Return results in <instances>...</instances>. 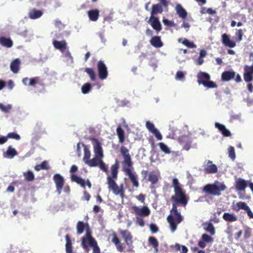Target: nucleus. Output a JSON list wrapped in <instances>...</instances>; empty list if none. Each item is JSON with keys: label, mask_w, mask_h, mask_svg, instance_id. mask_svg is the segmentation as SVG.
I'll return each instance as SVG.
<instances>
[{"label": "nucleus", "mask_w": 253, "mask_h": 253, "mask_svg": "<svg viewBox=\"0 0 253 253\" xmlns=\"http://www.w3.org/2000/svg\"><path fill=\"white\" fill-rule=\"evenodd\" d=\"M204 167V171L205 173H215L217 172L218 169L217 166L213 164L212 162L210 160L206 161Z\"/></svg>", "instance_id": "obj_12"}, {"label": "nucleus", "mask_w": 253, "mask_h": 253, "mask_svg": "<svg viewBox=\"0 0 253 253\" xmlns=\"http://www.w3.org/2000/svg\"><path fill=\"white\" fill-rule=\"evenodd\" d=\"M236 36L238 37V42H240L242 40V37L243 36V33L242 29H239L236 32Z\"/></svg>", "instance_id": "obj_61"}, {"label": "nucleus", "mask_w": 253, "mask_h": 253, "mask_svg": "<svg viewBox=\"0 0 253 253\" xmlns=\"http://www.w3.org/2000/svg\"><path fill=\"white\" fill-rule=\"evenodd\" d=\"M158 145L159 146L161 151L164 152L165 154H169L170 153L169 148L165 143L163 142H160L158 143Z\"/></svg>", "instance_id": "obj_48"}, {"label": "nucleus", "mask_w": 253, "mask_h": 253, "mask_svg": "<svg viewBox=\"0 0 253 253\" xmlns=\"http://www.w3.org/2000/svg\"><path fill=\"white\" fill-rule=\"evenodd\" d=\"M136 223L141 227H143L145 225L142 217L136 216Z\"/></svg>", "instance_id": "obj_60"}, {"label": "nucleus", "mask_w": 253, "mask_h": 253, "mask_svg": "<svg viewBox=\"0 0 253 253\" xmlns=\"http://www.w3.org/2000/svg\"><path fill=\"white\" fill-rule=\"evenodd\" d=\"M163 11L162 6L160 4H155L152 6L151 16H155V15L161 14Z\"/></svg>", "instance_id": "obj_31"}, {"label": "nucleus", "mask_w": 253, "mask_h": 253, "mask_svg": "<svg viewBox=\"0 0 253 253\" xmlns=\"http://www.w3.org/2000/svg\"><path fill=\"white\" fill-rule=\"evenodd\" d=\"M119 169V164L118 161H116L115 163L111 167V175L107 177V181L111 178L112 180H117L118 178V170Z\"/></svg>", "instance_id": "obj_16"}, {"label": "nucleus", "mask_w": 253, "mask_h": 253, "mask_svg": "<svg viewBox=\"0 0 253 253\" xmlns=\"http://www.w3.org/2000/svg\"><path fill=\"white\" fill-rule=\"evenodd\" d=\"M0 44L3 46L9 48L13 45V42L9 38H7L4 37H0Z\"/></svg>", "instance_id": "obj_33"}, {"label": "nucleus", "mask_w": 253, "mask_h": 253, "mask_svg": "<svg viewBox=\"0 0 253 253\" xmlns=\"http://www.w3.org/2000/svg\"><path fill=\"white\" fill-rule=\"evenodd\" d=\"M228 153L229 157L232 161H234L236 158V154L234 148L232 146H230L228 149Z\"/></svg>", "instance_id": "obj_51"}, {"label": "nucleus", "mask_w": 253, "mask_h": 253, "mask_svg": "<svg viewBox=\"0 0 253 253\" xmlns=\"http://www.w3.org/2000/svg\"><path fill=\"white\" fill-rule=\"evenodd\" d=\"M85 72H86L87 75L89 76L90 80L91 81H94L96 80V75L94 70L91 68H86L84 70Z\"/></svg>", "instance_id": "obj_43"}, {"label": "nucleus", "mask_w": 253, "mask_h": 253, "mask_svg": "<svg viewBox=\"0 0 253 253\" xmlns=\"http://www.w3.org/2000/svg\"><path fill=\"white\" fill-rule=\"evenodd\" d=\"M171 248H174L176 251H179L181 253H187L188 249L184 246L180 245L178 243H176L174 246H171Z\"/></svg>", "instance_id": "obj_39"}, {"label": "nucleus", "mask_w": 253, "mask_h": 253, "mask_svg": "<svg viewBox=\"0 0 253 253\" xmlns=\"http://www.w3.org/2000/svg\"><path fill=\"white\" fill-rule=\"evenodd\" d=\"M53 180L56 185L57 192L60 194L64 184V178L60 174L57 173L53 176Z\"/></svg>", "instance_id": "obj_13"}, {"label": "nucleus", "mask_w": 253, "mask_h": 253, "mask_svg": "<svg viewBox=\"0 0 253 253\" xmlns=\"http://www.w3.org/2000/svg\"><path fill=\"white\" fill-rule=\"evenodd\" d=\"M226 185L218 181H216L213 184H206L202 189V192L207 195L214 196H219L221 195V192L226 189Z\"/></svg>", "instance_id": "obj_2"}, {"label": "nucleus", "mask_w": 253, "mask_h": 253, "mask_svg": "<svg viewBox=\"0 0 253 253\" xmlns=\"http://www.w3.org/2000/svg\"><path fill=\"white\" fill-rule=\"evenodd\" d=\"M7 136L8 138H12L17 140H20L21 138L18 134L14 132L8 133Z\"/></svg>", "instance_id": "obj_56"}, {"label": "nucleus", "mask_w": 253, "mask_h": 253, "mask_svg": "<svg viewBox=\"0 0 253 253\" xmlns=\"http://www.w3.org/2000/svg\"><path fill=\"white\" fill-rule=\"evenodd\" d=\"M147 22L150 24L152 28L157 32L162 30V25L158 17L151 16Z\"/></svg>", "instance_id": "obj_11"}, {"label": "nucleus", "mask_w": 253, "mask_h": 253, "mask_svg": "<svg viewBox=\"0 0 253 253\" xmlns=\"http://www.w3.org/2000/svg\"><path fill=\"white\" fill-rule=\"evenodd\" d=\"M43 14L42 11L36 8L31 9L29 12V17L32 19H36L41 17Z\"/></svg>", "instance_id": "obj_30"}, {"label": "nucleus", "mask_w": 253, "mask_h": 253, "mask_svg": "<svg viewBox=\"0 0 253 253\" xmlns=\"http://www.w3.org/2000/svg\"><path fill=\"white\" fill-rule=\"evenodd\" d=\"M119 232L124 239L126 245L129 248H131L133 244V236L131 233L127 230H120Z\"/></svg>", "instance_id": "obj_9"}, {"label": "nucleus", "mask_w": 253, "mask_h": 253, "mask_svg": "<svg viewBox=\"0 0 253 253\" xmlns=\"http://www.w3.org/2000/svg\"><path fill=\"white\" fill-rule=\"evenodd\" d=\"M111 241L115 244L117 250L120 252H124L123 244L121 242L116 233L114 232L112 235Z\"/></svg>", "instance_id": "obj_19"}, {"label": "nucleus", "mask_w": 253, "mask_h": 253, "mask_svg": "<svg viewBox=\"0 0 253 253\" xmlns=\"http://www.w3.org/2000/svg\"><path fill=\"white\" fill-rule=\"evenodd\" d=\"M99 168L104 171L106 173H107L108 171V169L107 166L105 165V164L102 161V159L100 161V162L98 165Z\"/></svg>", "instance_id": "obj_57"}, {"label": "nucleus", "mask_w": 253, "mask_h": 253, "mask_svg": "<svg viewBox=\"0 0 253 253\" xmlns=\"http://www.w3.org/2000/svg\"><path fill=\"white\" fill-rule=\"evenodd\" d=\"M90 140L92 141V143L93 146L95 155L99 156V157L103 158V150L101 143L98 139L95 138H92L90 139Z\"/></svg>", "instance_id": "obj_10"}, {"label": "nucleus", "mask_w": 253, "mask_h": 253, "mask_svg": "<svg viewBox=\"0 0 253 253\" xmlns=\"http://www.w3.org/2000/svg\"><path fill=\"white\" fill-rule=\"evenodd\" d=\"M116 131L119 142L122 143H123L125 141V131L124 129L121 126H118L117 128Z\"/></svg>", "instance_id": "obj_38"}, {"label": "nucleus", "mask_w": 253, "mask_h": 253, "mask_svg": "<svg viewBox=\"0 0 253 253\" xmlns=\"http://www.w3.org/2000/svg\"><path fill=\"white\" fill-rule=\"evenodd\" d=\"M178 140L184 150L188 151L191 148L192 141L189 136L182 135L179 137Z\"/></svg>", "instance_id": "obj_14"}, {"label": "nucleus", "mask_w": 253, "mask_h": 253, "mask_svg": "<svg viewBox=\"0 0 253 253\" xmlns=\"http://www.w3.org/2000/svg\"><path fill=\"white\" fill-rule=\"evenodd\" d=\"M172 184L174 194L170 198V201L172 202L170 212L174 214V217L172 215H169L167 217V220L170 225L171 231L174 232L177 228V225L183 219L178 211L177 206L181 205L184 207L186 206L188 203V198L183 190L181 184L176 178H173Z\"/></svg>", "instance_id": "obj_1"}, {"label": "nucleus", "mask_w": 253, "mask_h": 253, "mask_svg": "<svg viewBox=\"0 0 253 253\" xmlns=\"http://www.w3.org/2000/svg\"><path fill=\"white\" fill-rule=\"evenodd\" d=\"M12 109V105L8 104L7 105H4L2 103H0V109L4 113H8Z\"/></svg>", "instance_id": "obj_53"}, {"label": "nucleus", "mask_w": 253, "mask_h": 253, "mask_svg": "<svg viewBox=\"0 0 253 253\" xmlns=\"http://www.w3.org/2000/svg\"><path fill=\"white\" fill-rule=\"evenodd\" d=\"M243 78L244 81L249 84H247V88L251 93L253 92V85L250 83L253 81V65H245L244 67Z\"/></svg>", "instance_id": "obj_5"}, {"label": "nucleus", "mask_w": 253, "mask_h": 253, "mask_svg": "<svg viewBox=\"0 0 253 253\" xmlns=\"http://www.w3.org/2000/svg\"><path fill=\"white\" fill-rule=\"evenodd\" d=\"M150 229L152 233H156L158 231V227L155 224L150 225Z\"/></svg>", "instance_id": "obj_62"}, {"label": "nucleus", "mask_w": 253, "mask_h": 253, "mask_svg": "<svg viewBox=\"0 0 253 253\" xmlns=\"http://www.w3.org/2000/svg\"><path fill=\"white\" fill-rule=\"evenodd\" d=\"M146 127L150 132L155 136L158 140H161L162 139V135L159 131L155 128L154 125L152 123L147 121L146 122Z\"/></svg>", "instance_id": "obj_15"}, {"label": "nucleus", "mask_w": 253, "mask_h": 253, "mask_svg": "<svg viewBox=\"0 0 253 253\" xmlns=\"http://www.w3.org/2000/svg\"><path fill=\"white\" fill-rule=\"evenodd\" d=\"M18 155V152L15 149L11 146H8L6 151L3 153V157L8 159H12Z\"/></svg>", "instance_id": "obj_27"}, {"label": "nucleus", "mask_w": 253, "mask_h": 253, "mask_svg": "<svg viewBox=\"0 0 253 253\" xmlns=\"http://www.w3.org/2000/svg\"><path fill=\"white\" fill-rule=\"evenodd\" d=\"M148 241L149 244L157 251L159 246V242L157 239L154 237H150L148 239Z\"/></svg>", "instance_id": "obj_46"}, {"label": "nucleus", "mask_w": 253, "mask_h": 253, "mask_svg": "<svg viewBox=\"0 0 253 253\" xmlns=\"http://www.w3.org/2000/svg\"><path fill=\"white\" fill-rule=\"evenodd\" d=\"M97 68L99 78L101 80H105L108 75L107 67L102 60H99L97 63Z\"/></svg>", "instance_id": "obj_7"}, {"label": "nucleus", "mask_w": 253, "mask_h": 253, "mask_svg": "<svg viewBox=\"0 0 253 253\" xmlns=\"http://www.w3.org/2000/svg\"><path fill=\"white\" fill-rule=\"evenodd\" d=\"M65 250L66 253H73L72 241L70 236L68 234H67L65 236Z\"/></svg>", "instance_id": "obj_32"}, {"label": "nucleus", "mask_w": 253, "mask_h": 253, "mask_svg": "<svg viewBox=\"0 0 253 253\" xmlns=\"http://www.w3.org/2000/svg\"><path fill=\"white\" fill-rule=\"evenodd\" d=\"M148 180L151 182V188H153V185L156 184L159 180L158 176L156 174L151 172L148 176Z\"/></svg>", "instance_id": "obj_40"}, {"label": "nucleus", "mask_w": 253, "mask_h": 253, "mask_svg": "<svg viewBox=\"0 0 253 253\" xmlns=\"http://www.w3.org/2000/svg\"><path fill=\"white\" fill-rule=\"evenodd\" d=\"M151 45L155 48H160L164 45L160 36H153L150 40Z\"/></svg>", "instance_id": "obj_22"}, {"label": "nucleus", "mask_w": 253, "mask_h": 253, "mask_svg": "<svg viewBox=\"0 0 253 253\" xmlns=\"http://www.w3.org/2000/svg\"><path fill=\"white\" fill-rule=\"evenodd\" d=\"M116 181V180H112L111 178L107 181L108 189L111 190L114 195H119L123 199L125 196L123 184L118 185Z\"/></svg>", "instance_id": "obj_4"}, {"label": "nucleus", "mask_w": 253, "mask_h": 253, "mask_svg": "<svg viewBox=\"0 0 253 253\" xmlns=\"http://www.w3.org/2000/svg\"><path fill=\"white\" fill-rule=\"evenodd\" d=\"M207 231L209 232L211 235L215 234V229L213 224L210 222L208 224L207 226L205 228Z\"/></svg>", "instance_id": "obj_55"}, {"label": "nucleus", "mask_w": 253, "mask_h": 253, "mask_svg": "<svg viewBox=\"0 0 253 253\" xmlns=\"http://www.w3.org/2000/svg\"><path fill=\"white\" fill-rule=\"evenodd\" d=\"M87 15L90 21H96L99 16V11L97 9L90 10L87 12Z\"/></svg>", "instance_id": "obj_29"}, {"label": "nucleus", "mask_w": 253, "mask_h": 253, "mask_svg": "<svg viewBox=\"0 0 253 253\" xmlns=\"http://www.w3.org/2000/svg\"><path fill=\"white\" fill-rule=\"evenodd\" d=\"M20 63V60L18 58L15 59L12 61L10 65V68L13 73L16 74L19 72Z\"/></svg>", "instance_id": "obj_28"}, {"label": "nucleus", "mask_w": 253, "mask_h": 253, "mask_svg": "<svg viewBox=\"0 0 253 253\" xmlns=\"http://www.w3.org/2000/svg\"><path fill=\"white\" fill-rule=\"evenodd\" d=\"M77 233L79 235L82 234L84 230L86 231V234L83 237H87V235L88 234H89L90 236H91L89 224L86 222L84 223L81 221H78L77 224Z\"/></svg>", "instance_id": "obj_8"}, {"label": "nucleus", "mask_w": 253, "mask_h": 253, "mask_svg": "<svg viewBox=\"0 0 253 253\" xmlns=\"http://www.w3.org/2000/svg\"><path fill=\"white\" fill-rule=\"evenodd\" d=\"M235 77V72L233 71H226L221 74V80L223 81L228 82L233 79Z\"/></svg>", "instance_id": "obj_24"}, {"label": "nucleus", "mask_w": 253, "mask_h": 253, "mask_svg": "<svg viewBox=\"0 0 253 253\" xmlns=\"http://www.w3.org/2000/svg\"><path fill=\"white\" fill-rule=\"evenodd\" d=\"M223 219L228 222H234L237 220V217L232 213L225 212L222 216Z\"/></svg>", "instance_id": "obj_37"}, {"label": "nucleus", "mask_w": 253, "mask_h": 253, "mask_svg": "<svg viewBox=\"0 0 253 253\" xmlns=\"http://www.w3.org/2000/svg\"><path fill=\"white\" fill-rule=\"evenodd\" d=\"M52 44L55 48L59 49L62 52L67 49V42L65 40L61 41L54 40Z\"/></svg>", "instance_id": "obj_21"}, {"label": "nucleus", "mask_w": 253, "mask_h": 253, "mask_svg": "<svg viewBox=\"0 0 253 253\" xmlns=\"http://www.w3.org/2000/svg\"><path fill=\"white\" fill-rule=\"evenodd\" d=\"M248 186L247 181L239 178L235 182V188L238 191H244Z\"/></svg>", "instance_id": "obj_23"}, {"label": "nucleus", "mask_w": 253, "mask_h": 253, "mask_svg": "<svg viewBox=\"0 0 253 253\" xmlns=\"http://www.w3.org/2000/svg\"><path fill=\"white\" fill-rule=\"evenodd\" d=\"M184 78V74L183 72L179 71L176 74V79L177 80H182Z\"/></svg>", "instance_id": "obj_63"}, {"label": "nucleus", "mask_w": 253, "mask_h": 253, "mask_svg": "<svg viewBox=\"0 0 253 253\" xmlns=\"http://www.w3.org/2000/svg\"><path fill=\"white\" fill-rule=\"evenodd\" d=\"M91 89V84L89 83L84 84L82 86V92L84 94L88 93Z\"/></svg>", "instance_id": "obj_47"}, {"label": "nucleus", "mask_w": 253, "mask_h": 253, "mask_svg": "<svg viewBox=\"0 0 253 253\" xmlns=\"http://www.w3.org/2000/svg\"><path fill=\"white\" fill-rule=\"evenodd\" d=\"M87 235L88 236V243L89 245L92 248L93 253H100V249L95 239L93 238L92 236H90L89 234Z\"/></svg>", "instance_id": "obj_20"}, {"label": "nucleus", "mask_w": 253, "mask_h": 253, "mask_svg": "<svg viewBox=\"0 0 253 253\" xmlns=\"http://www.w3.org/2000/svg\"><path fill=\"white\" fill-rule=\"evenodd\" d=\"M88 237H83L82 238V245L83 248L86 251L87 253H88L89 251V249L88 247Z\"/></svg>", "instance_id": "obj_49"}, {"label": "nucleus", "mask_w": 253, "mask_h": 253, "mask_svg": "<svg viewBox=\"0 0 253 253\" xmlns=\"http://www.w3.org/2000/svg\"><path fill=\"white\" fill-rule=\"evenodd\" d=\"M131 213H134L136 216H148L150 214V211L147 206H143L140 208L136 206H133L131 208Z\"/></svg>", "instance_id": "obj_6"}, {"label": "nucleus", "mask_w": 253, "mask_h": 253, "mask_svg": "<svg viewBox=\"0 0 253 253\" xmlns=\"http://www.w3.org/2000/svg\"><path fill=\"white\" fill-rule=\"evenodd\" d=\"M182 44L189 48H195L196 47V45L193 42H189L187 39H185L182 42Z\"/></svg>", "instance_id": "obj_54"}, {"label": "nucleus", "mask_w": 253, "mask_h": 253, "mask_svg": "<svg viewBox=\"0 0 253 253\" xmlns=\"http://www.w3.org/2000/svg\"><path fill=\"white\" fill-rule=\"evenodd\" d=\"M133 163L131 158L124 160L122 162L123 171L126 173L132 171Z\"/></svg>", "instance_id": "obj_17"}, {"label": "nucleus", "mask_w": 253, "mask_h": 253, "mask_svg": "<svg viewBox=\"0 0 253 253\" xmlns=\"http://www.w3.org/2000/svg\"><path fill=\"white\" fill-rule=\"evenodd\" d=\"M49 169V166L46 161L42 162L40 165H37L35 167V169L37 171H40L41 169L48 170Z\"/></svg>", "instance_id": "obj_42"}, {"label": "nucleus", "mask_w": 253, "mask_h": 253, "mask_svg": "<svg viewBox=\"0 0 253 253\" xmlns=\"http://www.w3.org/2000/svg\"><path fill=\"white\" fill-rule=\"evenodd\" d=\"M202 239L205 242L207 243L211 242L213 240L212 238L207 234H204L202 235Z\"/></svg>", "instance_id": "obj_58"}, {"label": "nucleus", "mask_w": 253, "mask_h": 253, "mask_svg": "<svg viewBox=\"0 0 253 253\" xmlns=\"http://www.w3.org/2000/svg\"><path fill=\"white\" fill-rule=\"evenodd\" d=\"M126 174L128 176L130 181L132 182L133 186L135 187H138L139 186V182L137 180V175L132 171Z\"/></svg>", "instance_id": "obj_36"}, {"label": "nucleus", "mask_w": 253, "mask_h": 253, "mask_svg": "<svg viewBox=\"0 0 253 253\" xmlns=\"http://www.w3.org/2000/svg\"><path fill=\"white\" fill-rule=\"evenodd\" d=\"M84 199L87 201H88L89 200H90V195H89V194L86 191H84Z\"/></svg>", "instance_id": "obj_64"}, {"label": "nucleus", "mask_w": 253, "mask_h": 253, "mask_svg": "<svg viewBox=\"0 0 253 253\" xmlns=\"http://www.w3.org/2000/svg\"><path fill=\"white\" fill-rule=\"evenodd\" d=\"M198 83L203 84L204 86L209 88H214L217 87V84L213 82L210 81V76L207 73L200 72L197 75Z\"/></svg>", "instance_id": "obj_3"}, {"label": "nucleus", "mask_w": 253, "mask_h": 253, "mask_svg": "<svg viewBox=\"0 0 253 253\" xmlns=\"http://www.w3.org/2000/svg\"><path fill=\"white\" fill-rule=\"evenodd\" d=\"M72 181L76 182L77 184L80 185L82 187L84 188L85 186V181L84 179L82 178L81 177L77 176L76 174H72L71 176Z\"/></svg>", "instance_id": "obj_34"}, {"label": "nucleus", "mask_w": 253, "mask_h": 253, "mask_svg": "<svg viewBox=\"0 0 253 253\" xmlns=\"http://www.w3.org/2000/svg\"><path fill=\"white\" fill-rule=\"evenodd\" d=\"M222 43L226 46L230 48H233L236 45V42L230 39L229 36L226 34H224L221 36Z\"/></svg>", "instance_id": "obj_18"}, {"label": "nucleus", "mask_w": 253, "mask_h": 253, "mask_svg": "<svg viewBox=\"0 0 253 253\" xmlns=\"http://www.w3.org/2000/svg\"><path fill=\"white\" fill-rule=\"evenodd\" d=\"M40 77H35L29 79V85L32 86H35L37 84H40Z\"/></svg>", "instance_id": "obj_52"}, {"label": "nucleus", "mask_w": 253, "mask_h": 253, "mask_svg": "<svg viewBox=\"0 0 253 253\" xmlns=\"http://www.w3.org/2000/svg\"><path fill=\"white\" fill-rule=\"evenodd\" d=\"M163 23L167 26L169 27H174L175 26V24L173 21H170L167 19H163Z\"/></svg>", "instance_id": "obj_59"}, {"label": "nucleus", "mask_w": 253, "mask_h": 253, "mask_svg": "<svg viewBox=\"0 0 253 253\" xmlns=\"http://www.w3.org/2000/svg\"><path fill=\"white\" fill-rule=\"evenodd\" d=\"M120 152L123 157L124 160L131 158L129 154V150L126 147L123 146H122L120 149Z\"/></svg>", "instance_id": "obj_44"}, {"label": "nucleus", "mask_w": 253, "mask_h": 253, "mask_svg": "<svg viewBox=\"0 0 253 253\" xmlns=\"http://www.w3.org/2000/svg\"><path fill=\"white\" fill-rule=\"evenodd\" d=\"M236 206L237 207V209H236L235 210L237 211H238L241 209L246 211L249 208V206H247V204L243 202H238L236 204Z\"/></svg>", "instance_id": "obj_50"}, {"label": "nucleus", "mask_w": 253, "mask_h": 253, "mask_svg": "<svg viewBox=\"0 0 253 253\" xmlns=\"http://www.w3.org/2000/svg\"><path fill=\"white\" fill-rule=\"evenodd\" d=\"M103 157H99V156H97L95 155V157L92 159H90L87 163L86 165L90 167H95L98 166L100 161L102 159Z\"/></svg>", "instance_id": "obj_35"}, {"label": "nucleus", "mask_w": 253, "mask_h": 253, "mask_svg": "<svg viewBox=\"0 0 253 253\" xmlns=\"http://www.w3.org/2000/svg\"><path fill=\"white\" fill-rule=\"evenodd\" d=\"M215 126L218 128L224 136L229 137L231 136L230 131L226 128L224 125L216 122L215 123Z\"/></svg>", "instance_id": "obj_26"}, {"label": "nucleus", "mask_w": 253, "mask_h": 253, "mask_svg": "<svg viewBox=\"0 0 253 253\" xmlns=\"http://www.w3.org/2000/svg\"><path fill=\"white\" fill-rule=\"evenodd\" d=\"M23 175L27 181H32L35 179V175L33 172L31 170L24 172Z\"/></svg>", "instance_id": "obj_45"}, {"label": "nucleus", "mask_w": 253, "mask_h": 253, "mask_svg": "<svg viewBox=\"0 0 253 253\" xmlns=\"http://www.w3.org/2000/svg\"><path fill=\"white\" fill-rule=\"evenodd\" d=\"M175 9L179 17L183 19H185L187 18V12L180 4H177Z\"/></svg>", "instance_id": "obj_25"}, {"label": "nucleus", "mask_w": 253, "mask_h": 253, "mask_svg": "<svg viewBox=\"0 0 253 253\" xmlns=\"http://www.w3.org/2000/svg\"><path fill=\"white\" fill-rule=\"evenodd\" d=\"M84 157H83V161L86 164V163L90 160V157L91 155L90 152L89 150L88 149L86 146L84 145Z\"/></svg>", "instance_id": "obj_41"}]
</instances>
